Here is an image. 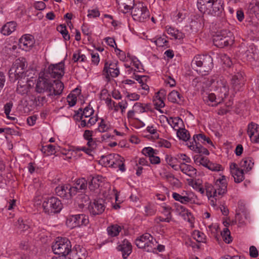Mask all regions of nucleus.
<instances>
[{
	"instance_id": "obj_1",
	"label": "nucleus",
	"mask_w": 259,
	"mask_h": 259,
	"mask_svg": "<svg viewBox=\"0 0 259 259\" xmlns=\"http://www.w3.org/2000/svg\"><path fill=\"white\" fill-rule=\"evenodd\" d=\"M191 66L193 68L198 67L196 70L201 75H206L213 68V60L209 55H198L194 57Z\"/></svg>"
},
{
	"instance_id": "obj_2",
	"label": "nucleus",
	"mask_w": 259,
	"mask_h": 259,
	"mask_svg": "<svg viewBox=\"0 0 259 259\" xmlns=\"http://www.w3.org/2000/svg\"><path fill=\"white\" fill-rule=\"evenodd\" d=\"M234 37L233 33L229 30L223 29L218 32L213 37L214 46L223 48L233 44Z\"/></svg>"
},
{
	"instance_id": "obj_3",
	"label": "nucleus",
	"mask_w": 259,
	"mask_h": 259,
	"mask_svg": "<svg viewBox=\"0 0 259 259\" xmlns=\"http://www.w3.org/2000/svg\"><path fill=\"white\" fill-rule=\"evenodd\" d=\"M156 239L149 233H145L135 240L136 246L147 252H154Z\"/></svg>"
},
{
	"instance_id": "obj_4",
	"label": "nucleus",
	"mask_w": 259,
	"mask_h": 259,
	"mask_svg": "<svg viewBox=\"0 0 259 259\" xmlns=\"http://www.w3.org/2000/svg\"><path fill=\"white\" fill-rule=\"evenodd\" d=\"M42 207L46 213L53 215L60 212L62 208V204L57 197H51L43 202Z\"/></svg>"
},
{
	"instance_id": "obj_5",
	"label": "nucleus",
	"mask_w": 259,
	"mask_h": 259,
	"mask_svg": "<svg viewBox=\"0 0 259 259\" xmlns=\"http://www.w3.org/2000/svg\"><path fill=\"white\" fill-rule=\"evenodd\" d=\"M70 241L66 238H61L52 246V249L55 254L66 256L71 251Z\"/></svg>"
},
{
	"instance_id": "obj_6",
	"label": "nucleus",
	"mask_w": 259,
	"mask_h": 259,
	"mask_svg": "<svg viewBox=\"0 0 259 259\" xmlns=\"http://www.w3.org/2000/svg\"><path fill=\"white\" fill-rule=\"evenodd\" d=\"M211 6L206 14L217 16L222 22H226V15L222 1L211 0Z\"/></svg>"
},
{
	"instance_id": "obj_7",
	"label": "nucleus",
	"mask_w": 259,
	"mask_h": 259,
	"mask_svg": "<svg viewBox=\"0 0 259 259\" xmlns=\"http://www.w3.org/2000/svg\"><path fill=\"white\" fill-rule=\"evenodd\" d=\"M211 6L206 14L217 16L222 22H226V15L222 1L211 0Z\"/></svg>"
},
{
	"instance_id": "obj_8",
	"label": "nucleus",
	"mask_w": 259,
	"mask_h": 259,
	"mask_svg": "<svg viewBox=\"0 0 259 259\" xmlns=\"http://www.w3.org/2000/svg\"><path fill=\"white\" fill-rule=\"evenodd\" d=\"M133 19L139 22H143L149 19L150 13L143 3L136 4L132 11Z\"/></svg>"
},
{
	"instance_id": "obj_9",
	"label": "nucleus",
	"mask_w": 259,
	"mask_h": 259,
	"mask_svg": "<svg viewBox=\"0 0 259 259\" xmlns=\"http://www.w3.org/2000/svg\"><path fill=\"white\" fill-rule=\"evenodd\" d=\"M103 72L106 73V78L108 81L110 80V77H117L119 74V68L118 61H108L104 64Z\"/></svg>"
},
{
	"instance_id": "obj_10",
	"label": "nucleus",
	"mask_w": 259,
	"mask_h": 259,
	"mask_svg": "<svg viewBox=\"0 0 259 259\" xmlns=\"http://www.w3.org/2000/svg\"><path fill=\"white\" fill-rule=\"evenodd\" d=\"M89 222L88 217L84 214L69 215L66 220L67 225L71 229L82 225L85 226Z\"/></svg>"
},
{
	"instance_id": "obj_11",
	"label": "nucleus",
	"mask_w": 259,
	"mask_h": 259,
	"mask_svg": "<svg viewBox=\"0 0 259 259\" xmlns=\"http://www.w3.org/2000/svg\"><path fill=\"white\" fill-rule=\"evenodd\" d=\"M48 75L45 74L44 76H39L37 79L35 90L36 92L42 93L45 92L49 93L50 96L51 91L52 89L53 80H50Z\"/></svg>"
},
{
	"instance_id": "obj_12",
	"label": "nucleus",
	"mask_w": 259,
	"mask_h": 259,
	"mask_svg": "<svg viewBox=\"0 0 259 259\" xmlns=\"http://www.w3.org/2000/svg\"><path fill=\"white\" fill-rule=\"evenodd\" d=\"M235 68L234 74L231 79L232 87L235 92L241 90L244 84V73L240 69H237V66H233V69Z\"/></svg>"
},
{
	"instance_id": "obj_13",
	"label": "nucleus",
	"mask_w": 259,
	"mask_h": 259,
	"mask_svg": "<svg viewBox=\"0 0 259 259\" xmlns=\"http://www.w3.org/2000/svg\"><path fill=\"white\" fill-rule=\"evenodd\" d=\"M214 198L217 200L221 198L227 191V182L225 176L217 179L214 184Z\"/></svg>"
},
{
	"instance_id": "obj_14",
	"label": "nucleus",
	"mask_w": 259,
	"mask_h": 259,
	"mask_svg": "<svg viewBox=\"0 0 259 259\" xmlns=\"http://www.w3.org/2000/svg\"><path fill=\"white\" fill-rule=\"evenodd\" d=\"M105 200L103 198L95 199L89 205V210L91 215L95 216L102 214L105 209Z\"/></svg>"
},
{
	"instance_id": "obj_15",
	"label": "nucleus",
	"mask_w": 259,
	"mask_h": 259,
	"mask_svg": "<svg viewBox=\"0 0 259 259\" xmlns=\"http://www.w3.org/2000/svg\"><path fill=\"white\" fill-rule=\"evenodd\" d=\"M48 75L49 77L53 78L60 79L64 74V63L61 62L56 64H51L48 69Z\"/></svg>"
},
{
	"instance_id": "obj_16",
	"label": "nucleus",
	"mask_w": 259,
	"mask_h": 259,
	"mask_svg": "<svg viewBox=\"0 0 259 259\" xmlns=\"http://www.w3.org/2000/svg\"><path fill=\"white\" fill-rule=\"evenodd\" d=\"M74 186H71V192L73 196L79 193H85L88 186V182L85 178L77 179Z\"/></svg>"
},
{
	"instance_id": "obj_17",
	"label": "nucleus",
	"mask_w": 259,
	"mask_h": 259,
	"mask_svg": "<svg viewBox=\"0 0 259 259\" xmlns=\"http://www.w3.org/2000/svg\"><path fill=\"white\" fill-rule=\"evenodd\" d=\"M94 112L93 108L89 105L84 108L82 110L81 108L74 111V114L73 118L75 121H79L84 118L90 117Z\"/></svg>"
},
{
	"instance_id": "obj_18",
	"label": "nucleus",
	"mask_w": 259,
	"mask_h": 259,
	"mask_svg": "<svg viewBox=\"0 0 259 259\" xmlns=\"http://www.w3.org/2000/svg\"><path fill=\"white\" fill-rule=\"evenodd\" d=\"M71 189L69 184L59 185L56 188L55 192L58 196L68 199L73 197Z\"/></svg>"
},
{
	"instance_id": "obj_19",
	"label": "nucleus",
	"mask_w": 259,
	"mask_h": 259,
	"mask_svg": "<svg viewBox=\"0 0 259 259\" xmlns=\"http://www.w3.org/2000/svg\"><path fill=\"white\" fill-rule=\"evenodd\" d=\"M34 44L33 37L31 35L25 34L19 39V46L25 51H29Z\"/></svg>"
},
{
	"instance_id": "obj_20",
	"label": "nucleus",
	"mask_w": 259,
	"mask_h": 259,
	"mask_svg": "<svg viewBox=\"0 0 259 259\" xmlns=\"http://www.w3.org/2000/svg\"><path fill=\"white\" fill-rule=\"evenodd\" d=\"M24 72L25 69L19 68L17 66H15V65L13 64L9 71V77L11 80L15 81L16 80L19 78H21V79H22L23 77H26Z\"/></svg>"
},
{
	"instance_id": "obj_21",
	"label": "nucleus",
	"mask_w": 259,
	"mask_h": 259,
	"mask_svg": "<svg viewBox=\"0 0 259 259\" xmlns=\"http://www.w3.org/2000/svg\"><path fill=\"white\" fill-rule=\"evenodd\" d=\"M118 251L122 252V255L123 258H126L132 251V246L131 243L126 239H124L122 243L117 247Z\"/></svg>"
},
{
	"instance_id": "obj_22",
	"label": "nucleus",
	"mask_w": 259,
	"mask_h": 259,
	"mask_svg": "<svg viewBox=\"0 0 259 259\" xmlns=\"http://www.w3.org/2000/svg\"><path fill=\"white\" fill-rule=\"evenodd\" d=\"M116 1L119 9L123 13H127L131 9H133L136 5L134 4V0H116Z\"/></svg>"
},
{
	"instance_id": "obj_23",
	"label": "nucleus",
	"mask_w": 259,
	"mask_h": 259,
	"mask_svg": "<svg viewBox=\"0 0 259 259\" xmlns=\"http://www.w3.org/2000/svg\"><path fill=\"white\" fill-rule=\"evenodd\" d=\"M64 87L63 83L60 80H53L52 89L51 91L50 96L61 95L64 89Z\"/></svg>"
},
{
	"instance_id": "obj_24",
	"label": "nucleus",
	"mask_w": 259,
	"mask_h": 259,
	"mask_svg": "<svg viewBox=\"0 0 259 259\" xmlns=\"http://www.w3.org/2000/svg\"><path fill=\"white\" fill-rule=\"evenodd\" d=\"M190 145L188 147L195 152L208 155L209 154L208 150L203 147L199 143H194L193 142H190Z\"/></svg>"
},
{
	"instance_id": "obj_25",
	"label": "nucleus",
	"mask_w": 259,
	"mask_h": 259,
	"mask_svg": "<svg viewBox=\"0 0 259 259\" xmlns=\"http://www.w3.org/2000/svg\"><path fill=\"white\" fill-rule=\"evenodd\" d=\"M211 0H197V6L199 11L202 14H207L210 8Z\"/></svg>"
},
{
	"instance_id": "obj_26",
	"label": "nucleus",
	"mask_w": 259,
	"mask_h": 259,
	"mask_svg": "<svg viewBox=\"0 0 259 259\" xmlns=\"http://www.w3.org/2000/svg\"><path fill=\"white\" fill-rule=\"evenodd\" d=\"M27 78L23 77L22 79H18L17 92L22 95L26 94L28 92V86L27 84Z\"/></svg>"
},
{
	"instance_id": "obj_27",
	"label": "nucleus",
	"mask_w": 259,
	"mask_h": 259,
	"mask_svg": "<svg viewBox=\"0 0 259 259\" xmlns=\"http://www.w3.org/2000/svg\"><path fill=\"white\" fill-rule=\"evenodd\" d=\"M124 159L117 154H114V163L111 165V167L114 168H119V169L121 171L125 170V165L124 164Z\"/></svg>"
},
{
	"instance_id": "obj_28",
	"label": "nucleus",
	"mask_w": 259,
	"mask_h": 259,
	"mask_svg": "<svg viewBox=\"0 0 259 259\" xmlns=\"http://www.w3.org/2000/svg\"><path fill=\"white\" fill-rule=\"evenodd\" d=\"M102 179L101 176H98L96 177L92 178L90 180H87L89 181L88 186L91 191H94L99 188Z\"/></svg>"
},
{
	"instance_id": "obj_29",
	"label": "nucleus",
	"mask_w": 259,
	"mask_h": 259,
	"mask_svg": "<svg viewBox=\"0 0 259 259\" xmlns=\"http://www.w3.org/2000/svg\"><path fill=\"white\" fill-rule=\"evenodd\" d=\"M16 25V23L14 21L8 22L2 28L1 32L5 35H9L14 31Z\"/></svg>"
},
{
	"instance_id": "obj_30",
	"label": "nucleus",
	"mask_w": 259,
	"mask_h": 259,
	"mask_svg": "<svg viewBox=\"0 0 259 259\" xmlns=\"http://www.w3.org/2000/svg\"><path fill=\"white\" fill-rule=\"evenodd\" d=\"M181 171L191 178H194L196 175L197 170L191 165L182 163Z\"/></svg>"
},
{
	"instance_id": "obj_31",
	"label": "nucleus",
	"mask_w": 259,
	"mask_h": 259,
	"mask_svg": "<svg viewBox=\"0 0 259 259\" xmlns=\"http://www.w3.org/2000/svg\"><path fill=\"white\" fill-rule=\"evenodd\" d=\"M122 228L117 224L110 225L107 228L108 234L110 237L118 236Z\"/></svg>"
},
{
	"instance_id": "obj_32",
	"label": "nucleus",
	"mask_w": 259,
	"mask_h": 259,
	"mask_svg": "<svg viewBox=\"0 0 259 259\" xmlns=\"http://www.w3.org/2000/svg\"><path fill=\"white\" fill-rule=\"evenodd\" d=\"M203 100L208 105H210V104L209 103V102L210 103H214V104L211 105L212 106H217L222 103L218 102V97H217V96L214 93H209L207 94L206 96H204L203 97Z\"/></svg>"
},
{
	"instance_id": "obj_33",
	"label": "nucleus",
	"mask_w": 259,
	"mask_h": 259,
	"mask_svg": "<svg viewBox=\"0 0 259 259\" xmlns=\"http://www.w3.org/2000/svg\"><path fill=\"white\" fill-rule=\"evenodd\" d=\"M199 141L201 142L202 144L207 143L209 144L212 145V142L210 139L208 137H206L204 134H199L197 135H194L193 137V141L192 142L194 143H199Z\"/></svg>"
},
{
	"instance_id": "obj_34",
	"label": "nucleus",
	"mask_w": 259,
	"mask_h": 259,
	"mask_svg": "<svg viewBox=\"0 0 259 259\" xmlns=\"http://www.w3.org/2000/svg\"><path fill=\"white\" fill-rule=\"evenodd\" d=\"M166 118L168 123L171 126V127L176 131H178L181 127L179 126L180 123H182V120L179 117H170L169 119L164 116Z\"/></svg>"
},
{
	"instance_id": "obj_35",
	"label": "nucleus",
	"mask_w": 259,
	"mask_h": 259,
	"mask_svg": "<svg viewBox=\"0 0 259 259\" xmlns=\"http://www.w3.org/2000/svg\"><path fill=\"white\" fill-rule=\"evenodd\" d=\"M254 163L252 161L251 158H245L242 159L240 163V166L243 168V169L246 172L251 170L253 167Z\"/></svg>"
},
{
	"instance_id": "obj_36",
	"label": "nucleus",
	"mask_w": 259,
	"mask_h": 259,
	"mask_svg": "<svg viewBox=\"0 0 259 259\" xmlns=\"http://www.w3.org/2000/svg\"><path fill=\"white\" fill-rule=\"evenodd\" d=\"M172 196L175 200L180 201L183 204H187L191 202L192 199V198L190 197L189 196H182L176 192H174Z\"/></svg>"
},
{
	"instance_id": "obj_37",
	"label": "nucleus",
	"mask_w": 259,
	"mask_h": 259,
	"mask_svg": "<svg viewBox=\"0 0 259 259\" xmlns=\"http://www.w3.org/2000/svg\"><path fill=\"white\" fill-rule=\"evenodd\" d=\"M247 134L252 140V137L255 133L259 132V125L254 122L250 123L247 127Z\"/></svg>"
},
{
	"instance_id": "obj_38",
	"label": "nucleus",
	"mask_w": 259,
	"mask_h": 259,
	"mask_svg": "<svg viewBox=\"0 0 259 259\" xmlns=\"http://www.w3.org/2000/svg\"><path fill=\"white\" fill-rule=\"evenodd\" d=\"M97 121V118L94 117H91L88 120L82 118L78 121L80 122V124L79 125V127L90 128L91 126L95 124ZM76 121L77 122V121Z\"/></svg>"
},
{
	"instance_id": "obj_39",
	"label": "nucleus",
	"mask_w": 259,
	"mask_h": 259,
	"mask_svg": "<svg viewBox=\"0 0 259 259\" xmlns=\"http://www.w3.org/2000/svg\"><path fill=\"white\" fill-rule=\"evenodd\" d=\"M248 12L251 15L252 17L254 16L259 20V3H256L254 5L250 4L249 6Z\"/></svg>"
},
{
	"instance_id": "obj_40",
	"label": "nucleus",
	"mask_w": 259,
	"mask_h": 259,
	"mask_svg": "<svg viewBox=\"0 0 259 259\" xmlns=\"http://www.w3.org/2000/svg\"><path fill=\"white\" fill-rule=\"evenodd\" d=\"M244 170L243 169H239L234 171L232 174V176L234 177V181L236 183H239L241 182L244 179Z\"/></svg>"
},
{
	"instance_id": "obj_41",
	"label": "nucleus",
	"mask_w": 259,
	"mask_h": 259,
	"mask_svg": "<svg viewBox=\"0 0 259 259\" xmlns=\"http://www.w3.org/2000/svg\"><path fill=\"white\" fill-rule=\"evenodd\" d=\"M228 87L223 84V86L220 88V93L218 95V102H222L224 99L228 96Z\"/></svg>"
},
{
	"instance_id": "obj_42",
	"label": "nucleus",
	"mask_w": 259,
	"mask_h": 259,
	"mask_svg": "<svg viewBox=\"0 0 259 259\" xmlns=\"http://www.w3.org/2000/svg\"><path fill=\"white\" fill-rule=\"evenodd\" d=\"M181 95L180 93L175 90H173L171 91L168 95V100L169 101L176 103H178L179 101H181Z\"/></svg>"
},
{
	"instance_id": "obj_43",
	"label": "nucleus",
	"mask_w": 259,
	"mask_h": 259,
	"mask_svg": "<svg viewBox=\"0 0 259 259\" xmlns=\"http://www.w3.org/2000/svg\"><path fill=\"white\" fill-rule=\"evenodd\" d=\"M57 30L62 34L65 40H69L70 39V36L65 25L60 24L57 27Z\"/></svg>"
},
{
	"instance_id": "obj_44",
	"label": "nucleus",
	"mask_w": 259,
	"mask_h": 259,
	"mask_svg": "<svg viewBox=\"0 0 259 259\" xmlns=\"http://www.w3.org/2000/svg\"><path fill=\"white\" fill-rule=\"evenodd\" d=\"M177 134L180 139L185 141L188 140L190 137L189 132L185 128H181L178 130Z\"/></svg>"
},
{
	"instance_id": "obj_45",
	"label": "nucleus",
	"mask_w": 259,
	"mask_h": 259,
	"mask_svg": "<svg viewBox=\"0 0 259 259\" xmlns=\"http://www.w3.org/2000/svg\"><path fill=\"white\" fill-rule=\"evenodd\" d=\"M194 162L198 164L202 165L203 166L207 167V163L209 162L207 158L203 157L200 155H197L194 157Z\"/></svg>"
},
{
	"instance_id": "obj_46",
	"label": "nucleus",
	"mask_w": 259,
	"mask_h": 259,
	"mask_svg": "<svg viewBox=\"0 0 259 259\" xmlns=\"http://www.w3.org/2000/svg\"><path fill=\"white\" fill-rule=\"evenodd\" d=\"M13 106V103L12 101H10L9 102H7L5 105L4 107V113L7 116V117L9 119H10L12 120H15L16 119L15 117H11L9 116L10 113L11 111V109Z\"/></svg>"
},
{
	"instance_id": "obj_47",
	"label": "nucleus",
	"mask_w": 259,
	"mask_h": 259,
	"mask_svg": "<svg viewBox=\"0 0 259 259\" xmlns=\"http://www.w3.org/2000/svg\"><path fill=\"white\" fill-rule=\"evenodd\" d=\"M114 154H108L107 155H103L101 156V159L103 160L104 164L106 166H111L114 163Z\"/></svg>"
},
{
	"instance_id": "obj_48",
	"label": "nucleus",
	"mask_w": 259,
	"mask_h": 259,
	"mask_svg": "<svg viewBox=\"0 0 259 259\" xmlns=\"http://www.w3.org/2000/svg\"><path fill=\"white\" fill-rule=\"evenodd\" d=\"M193 237L198 242H204L205 240V236L204 233L198 230H195L193 233Z\"/></svg>"
},
{
	"instance_id": "obj_49",
	"label": "nucleus",
	"mask_w": 259,
	"mask_h": 259,
	"mask_svg": "<svg viewBox=\"0 0 259 259\" xmlns=\"http://www.w3.org/2000/svg\"><path fill=\"white\" fill-rule=\"evenodd\" d=\"M13 65H14L15 66H17L19 68L23 69H25L27 65L26 59L24 58L16 59L14 62Z\"/></svg>"
},
{
	"instance_id": "obj_50",
	"label": "nucleus",
	"mask_w": 259,
	"mask_h": 259,
	"mask_svg": "<svg viewBox=\"0 0 259 259\" xmlns=\"http://www.w3.org/2000/svg\"><path fill=\"white\" fill-rule=\"evenodd\" d=\"M221 235L223 238L224 241L226 243H230L232 242V237L230 235V232L228 228H225L223 231L221 233Z\"/></svg>"
},
{
	"instance_id": "obj_51",
	"label": "nucleus",
	"mask_w": 259,
	"mask_h": 259,
	"mask_svg": "<svg viewBox=\"0 0 259 259\" xmlns=\"http://www.w3.org/2000/svg\"><path fill=\"white\" fill-rule=\"evenodd\" d=\"M142 153L149 158L153 156V155H157L158 151L154 150L152 148L148 147L144 148L142 151Z\"/></svg>"
},
{
	"instance_id": "obj_52",
	"label": "nucleus",
	"mask_w": 259,
	"mask_h": 259,
	"mask_svg": "<svg viewBox=\"0 0 259 259\" xmlns=\"http://www.w3.org/2000/svg\"><path fill=\"white\" fill-rule=\"evenodd\" d=\"M205 190L206 192V194L207 196L209 197H213L214 198V191L215 190L214 186H212L209 184H206L205 185Z\"/></svg>"
},
{
	"instance_id": "obj_53",
	"label": "nucleus",
	"mask_w": 259,
	"mask_h": 259,
	"mask_svg": "<svg viewBox=\"0 0 259 259\" xmlns=\"http://www.w3.org/2000/svg\"><path fill=\"white\" fill-rule=\"evenodd\" d=\"M17 227L21 231H25L29 228V226L27 224L24 223L23 220L19 219L17 221Z\"/></svg>"
},
{
	"instance_id": "obj_54",
	"label": "nucleus",
	"mask_w": 259,
	"mask_h": 259,
	"mask_svg": "<svg viewBox=\"0 0 259 259\" xmlns=\"http://www.w3.org/2000/svg\"><path fill=\"white\" fill-rule=\"evenodd\" d=\"M220 58L224 64L228 67H231L232 63L230 58L227 55L225 54H221Z\"/></svg>"
},
{
	"instance_id": "obj_55",
	"label": "nucleus",
	"mask_w": 259,
	"mask_h": 259,
	"mask_svg": "<svg viewBox=\"0 0 259 259\" xmlns=\"http://www.w3.org/2000/svg\"><path fill=\"white\" fill-rule=\"evenodd\" d=\"M109 128V125L106 123L104 119H102L99 125L98 130L100 132H106Z\"/></svg>"
},
{
	"instance_id": "obj_56",
	"label": "nucleus",
	"mask_w": 259,
	"mask_h": 259,
	"mask_svg": "<svg viewBox=\"0 0 259 259\" xmlns=\"http://www.w3.org/2000/svg\"><path fill=\"white\" fill-rule=\"evenodd\" d=\"M133 109L137 112L143 113L146 111V107L143 106L141 103H136L133 106Z\"/></svg>"
},
{
	"instance_id": "obj_57",
	"label": "nucleus",
	"mask_w": 259,
	"mask_h": 259,
	"mask_svg": "<svg viewBox=\"0 0 259 259\" xmlns=\"http://www.w3.org/2000/svg\"><path fill=\"white\" fill-rule=\"evenodd\" d=\"M180 215L183 217L184 220L192 223L193 219L192 215L187 209Z\"/></svg>"
},
{
	"instance_id": "obj_58",
	"label": "nucleus",
	"mask_w": 259,
	"mask_h": 259,
	"mask_svg": "<svg viewBox=\"0 0 259 259\" xmlns=\"http://www.w3.org/2000/svg\"><path fill=\"white\" fill-rule=\"evenodd\" d=\"M180 215L183 217L184 220L192 223L193 219L192 215L187 209Z\"/></svg>"
},
{
	"instance_id": "obj_59",
	"label": "nucleus",
	"mask_w": 259,
	"mask_h": 259,
	"mask_svg": "<svg viewBox=\"0 0 259 259\" xmlns=\"http://www.w3.org/2000/svg\"><path fill=\"white\" fill-rule=\"evenodd\" d=\"M207 168L212 171H220L221 170L222 166L219 164L212 163L209 161L208 163H207Z\"/></svg>"
},
{
	"instance_id": "obj_60",
	"label": "nucleus",
	"mask_w": 259,
	"mask_h": 259,
	"mask_svg": "<svg viewBox=\"0 0 259 259\" xmlns=\"http://www.w3.org/2000/svg\"><path fill=\"white\" fill-rule=\"evenodd\" d=\"M154 42L156 45L159 47L166 46L168 43L166 39L161 37L158 38Z\"/></svg>"
},
{
	"instance_id": "obj_61",
	"label": "nucleus",
	"mask_w": 259,
	"mask_h": 259,
	"mask_svg": "<svg viewBox=\"0 0 259 259\" xmlns=\"http://www.w3.org/2000/svg\"><path fill=\"white\" fill-rule=\"evenodd\" d=\"M75 250L76 251V254L78 256L77 259H83L82 256L84 257L85 256V249L84 248H81L80 246L75 247Z\"/></svg>"
},
{
	"instance_id": "obj_62",
	"label": "nucleus",
	"mask_w": 259,
	"mask_h": 259,
	"mask_svg": "<svg viewBox=\"0 0 259 259\" xmlns=\"http://www.w3.org/2000/svg\"><path fill=\"white\" fill-rule=\"evenodd\" d=\"M144 209V214L146 216L153 215L155 213V210L150 206H146Z\"/></svg>"
},
{
	"instance_id": "obj_63",
	"label": "nucleus",
	"mask_w": 259,
	"mask_h": 259,
	"mask_svg": "<svg viewBox=\"0 0 259 259\" xmlns=\"http://www.w3.org/2000/svg\"><path fill=\"white\" fill-rule=\"evenodd\" d=\"M165 159L166 163L171 166L177 161V158H174L171 155H166Z\"/></svg>"
},
{
	"instance_id": "obj_64",
	"label": "nucleus",
	"mask_w": 259,
	"mask_h": 259,
	"mask_svg": "<svg viewBox=\"0 0 259 259\" xmlns=\"http://www.w3.org/2000/svg\"><path fill=\"white\" fill-rule=\"evenodd\" d=\"M78 201L80 200V202L81 203V205H83V202H86L88 201L89 198L88 195H85L84 193H80V194H78L77 197Z\"/></svg>"
}]
</instances>
